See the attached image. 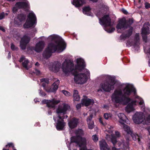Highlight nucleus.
<instances>
[{"mask_svg": "<svg viewBox=\"0 0 150 150\" xmlns=\"http://www.w3.org/2000/svg\"><path fill=\"white\" fill-rule=\"evenodd\" d=\"M123 88L121 86L119 87L112 93L111 99L113 103L123 105L129 103L125 107V110L128 113H130L135 110V106L138 102L143 110L147 112V110L148 113L150 112L149 108L145 110L144 100L136 95L135 89L132 85L126 83L123 84Z\"/></svg>", "mask_w": 150, "mask_h": 150, "instance_id": "nucleus-1", "label": "nucleus"}, {"mask_svg": "<svg viewBox=\"0 0 150 150\" xmlns=\"http://www.w3.org/2000/svg\"><path fill=\"white\" fill-rule=\"evenodd\" d=\"M8 1H14L15 0H7Z\"/></svg>", "mask_w": 150, "mask_h": 150, "instance_id": "nucleus-57", "label": "nucleus"}, {"mask_svg": "<svg viewBox=\"0 0 150 150\" xmlns=\"http://www.w3.org/2000/svg\"><path fill=\"white\" fill-rule=\"evenodd\" d=\"M47 39L49 41H54V43L49 44L43 52V55L45 58H49L52 53L57 51L58 52H62L66 47V44L64 40L59 36L56 35H52L48 37Z\"/></svg>", "mask_w": 150, "mask_h": 150, "instance_id": "nucleus-2", "label": "nucleus"}, {"mask_svg": "<svg viewBox=\"0 0 150 150\" xmlns=\"http://www.w3.org/2000/svg\"><path fill=\"white\" fill-rule=\"evenodd\" d=\"M3 150H9V149H5V148H3Z\"/></svg>", "mask_w": 150, "mask_h": 150, "instance_id": "nucleus-59", "label": "nucleus"}, {"mask_svg": "<svg viewBox=\"0 0 150 150\" xmlns=\"http://www.w3.org/2000/svg\"><path fill=\"white\" fill-rule=\"evenodd\" d=\"M147 130L148 131L149 134L150 135V127H149L147 128Z\"/></svg>", "mask_w": 150, "mask_h": 150, "instance_id": "nucleus-50", "label": "nucleus"}, {"mask_svg": "<svg viewBox=\"0 0 150 150\" xmlns=\"http://www.w3.org/2000/svg\"><path fill=\"white\" fill-rule=\"evenodd\" d=\"M4 17V13L0 14V20L3 19Z\"/></svg>", "mask_w": 150, "mask_h": 150, "instance_id": "nucleus-44", "label": "nucleus"}, {"mask_svg": "<svg viewBox=\"0 0 150 150\" xmlns=\"http://www.w3.org/2000/svg\"><path fill=\"white\" fill-rule=\"evenodd\" d=\"M0 30H2L3 32H5V30L3 27L1 26H0Z\"/></svg>", "mask_w": 150, "mask_h": 150, "instance_id": "nucleus-47", "label": "nucleus"}, {"mask_svg": "<svg viewBox=\"0 0 150 150\" xmlns=\"http://www.w3.org/2000/svg\"><path fill=\"white\" fill-rule=\"evenodd\" d=\"M132 120L136 124L142 123L144 125H150V115L145 118L143 113L141 112H137L132 116Z\"/></svg>", "mask_w": 150, "mask_h": 150, "instance_id": "nucleus-9", "label": "nucleus"}, {"mask_svg": "<svg viewBox=\"0 0 150 150\" xmlns=\"http://www.w3.org/2000/svg\"><path fill=\"white\" fill-rule=\"evenodd\" d=\"M122 11L123 13L125 14H127V11L124 9H122Z\"/></svg>", "mask_w": 150, "mask_h": 150, "instance_id": "nucleus-46", "label": "nucleus"}, {"mask_svg": "<svg viewBox=\"0 0 150 150\" xmlns=\"http://www.w3.org/2000/svg\"><path fill=\"white\" fill-rule=\"evenodd\" d=\"M34 100L35 102V103H36V102L38 101L37 100V99H34Z\"/></svg>", "mask_w": 150, "mask_h": 150, "instance_id": "nucleus-56", "label": "nucleus"}, {"mask_svg": "<svg viewBox=\"0 0 150 150\" xmlns=\"http://www.w3.org/2000/svg\"><path fill=\"white\" fill-rule=\"evenodd\" d=\"M73 97L74 101H78L79 100L80 96L78 94V92L76 90H74V91Z\"/></svg>", "mask_w": 150, "mask_h": 150, "instance_id": "nucleus-32", "label": "nucleus"}, {"mask_svg": "<svg viewBox=\"0 0 150 150\" xmlns=\"http://www.w3.org/2000/svg\"><path fill=\"white\" fill-rule=\"evenodd\" d=\"M39 65V63L38 62H37L35 64V66H38Z\"/></svg>", "mask_w": 150, "mask_h": 150, "instance_id": "nucleus-53", "label": "nucleus"}, {"mask_svg": "<svg viewBox=\"0 0 150 150\" xmlns=\"http://www.w3.org/2000/svg\"><path fill=\"white\" fill-rule=\"evenodd\" d=\"M49 114H50L51 113V112H48Z\"/></svg>", "mask_w": 150, "mask_h": 150, "instance_id": "nucleus-61", "label": "nucleus"}, {"mask_svg": "<svg viewBox=\"0 0 150 150\" xmlns=\"http://www.w3.org/2000/svg\"><path fill=\"white\" fill-rule=\"evenodd\" d=\"M6 15H7V14H7V13H6Z\"/></svg>", "mask_w": 150, "mask_h": 150, "instance_id": "nucleus-63", "label": "nucleus"}, {"mask_svg": "<svg viewBox=\"0 0 150 150\" xmlns=\"http://www.w3.org/2000/svg\"><path fill=\"white\" fill-rule=\"evenodd\" d=\"M122 125L124 131L126 132L128 135L129 134H132V131L130 127L127 125L124 124Z\"/></svg>", "mask_w": 150, "mask_h": 150, "instance_id": "nucleus-31", "label": "nucleus"}, {"mask_svg": "<svg viewBox=\"0 0 150 150\" xmlns=\"http://www.w3.org/2000/svg\"><path fill=\"white\" fill-rule=\"evenodd\" d=\"M94 103V101L93 99L89 98H84L81 101V103L86 106L93 105Z\"/></svg>", "mask_w": 150, "mask_h": 150, "instance_id": "nucleus-25", "label": "nucleus"}, {"mask_svg": "<svg viewBox=\"0 0 150 150\" xmlns=\"http://www.w3.org/2000/svg\"><path fill=\"white\" fill-rule=\"evenodd\" d=\"M76 60L77 63L75 67L76 70L82 72L75 75L74 81L77 84H83L87 81L88 77L90 76V72L88 70L84 68L85 65L83 59L81 58H77Z\"/></svg>", "mask_w": 150, "mask_h": 150, "instance_id": "nucleus-3", "label": "nucleus"}, {"mask_svg": "<svg viewBox=\"0 0 150 150\" xmlns=\"http://www.w3.org/2000/svg\"><path fill=\"white\" fill-rule=\"evenodd\" d=\"M64 115V114L63 115H62L61 116H62L63 117H64L65 118H67L68 117V116L67 115Z\"/></svg>", "mask_w": 150, "mask_h": 150, "instance_id": "nucleus-52", "label": "nucleus"}, {"mask_svg": "<svg viewBox=\"0 0 150 150\" xmlns=\"http://www.w3.org/2000/svg\"><path fill=\"white\" fill-rule=\"evenodd\" d=\"M11 48L13 50H17V47L15 46L12 43L11 45Z\"/></svg>", "mask_w": 150, "mask_h": 150, "instance_id": "nucleus-39", "label": "nucleus"}, {"mask_svg": "<svg viewBox=\"0 0 150 150\" xmlns=\"http://www.w3.org/2000/svg\"><path fill=\"white\" fill-rule=\"evenodd\" d=\"M33 72L34 73H35L38 75H39L40 74V71L37 69H35V71Z\"/></svg>", "mask_w": 150, "mask_h": 150, "instance_id": "nucleus-43", "label": "nucleus"}, {"mask_svg": "<svg viewBox=\"0 0 150 150\" xmlns=\"http://www.w3.org/2000/svg\"><path fill=\"white\" fill-rule=\"evenodd\" d=\"M70 109V106L68 104L64 103L59 105L56 110L57 115L53 117V119L56 124V127L58 130L63 129L66 125L64 119V117L61 115L66 114L67 110Z\"/></svg>", "mask_w": 150, "mask_h": 150, "instance_id": "nucleus-5", "label": "nucleus"}, {"mask_svg": "<svg viewBox=\"0 0 150 150\" xmlns=\"http://www.w3.org/2000/svg\"><path fill=\"white\" fill-rule=\"evenodd\" d=\"M129 135H130L132 137L133 140H135L137 139L138 140V141L139 142L140 139L138 134L135 133H133L132 132V134H129Z\"/></svg>", "mask_w": 150, "mask_h": 150, "instance_id": "nucleus-34", "label": "nucleus"}, {"mask_svg": "<svg viewBox=\"0 0 150 150\" xmlns=\"http://www.w3.org/2000/svg\"><path fill=\"white\" fill-rule=\"evenodd\" d=\"M139 34H136L135 35L134 39L133 41L131 39L129 40L127 42L126 45L127 46L129 47L133 46L134 47L139 48L138 44L139 42Z\"/></svg>", "mask_w": 150, "mask_h": 150, "instance_id": "nucleus-15", "label": "nucleus"}, {"mask_svg": "<svg viewBox=\"0 0 150 150\" xmlns=\"http://www.w3.org/2000/svg\"><path fill=\"white\" fill-rule=\"evenodd\" d=\"M145 7L146 8L148 9L150 8V4L147 3L146 2L145 3Z\"/></svg>", "mask_w": 150, "mask_h": 150, "instance_id": "nucleus-40", "label": "nucleus"}, {"mask_svg": "<svg viewBox=\"0 0 150 150\" xmlns=\"http://www.w3.org/2000/svg\"><path fill=\"white\" fill-rule=\"evenodd\" d=\"M112 117V115L111 113H106L104 114V118L106 119H110Z\"/></svg>", "mask_w": 150, "mask_h": 150, "instance_id": "nucleus-36", "label": "nucleus"}, {"mask_svg": "<svg viewBox=\"0 0 150 150\" xmlns=\"http://www.w3.org/2000/svg\"><path fill=\"white\" fill-rule=\"evenodd\" d=\"M39 93L40 96H45L46 94L45 93L42 92V93H41V90L40 89L39 90Z\"/></svg>", "mask_w": 150, "mask_h": 150, "instance_id": "nucleus-41", "label": "nucleus"}, {"mask_svg": "<svg viewBox=\"0 0 150 150\" xmlns=\"http://www.w3.org/2000/svg\"><path fill=\"white\" fill-rule=\"evenodd\" d=\"M83 134L82 129H79L75 132L76 136L71 137L69 144L70 146L73 150H92L87 149L86 147V140L85 138L81 137Z\"/></svg>", "mask_w": 150, "mask_h": 150, "instance_id": "nucleus-4", "label": "nucleus"}, {"mask_svg": "<svg viewBox=\"0 0 150 150\" xmlns=\"http://www.w3.org/2000/svg\"><path fill=\"white\" fill-rule=\"evenodd\" d=\"M112 150H120L119 149L116 148L115 146L113 147L112 148Z\"/></svg>", "mask_w": 150, "mask_h": 150, "instance_id": "nucleus-48", "label": "nucleus"}, {"mask_svg": "<svg viewBox=\"0 0 150 150\" xmlns=\"http://www.w3.org/2000/svg\"><path fill=\"white\" fill-rule=\"evenodd\" d=\"M81 104H82L81 103V104H78L76 105V108L77 109H79L81 108Z\"/></svg>", "mask_w": 150, "mask_h": 150, "instance_id": "nucleus-45", "label": "nucleus"}, {"mask_svg": "<svg viewBox=\"0 0 150 150\" xmlns=\"http://www.w3.org/2000/svg\"><path fill=\"white\" fill-rule=\"evenodd\" d=\"M112 132L109 133L110 134H107L106 135V138L108 141H111L114 145L117 143V138L120 137V132L118 131H115V135L113 133L112 134L113 131V127H112Z\"/></svg>", "mask_w": 150, "mask_h": 150, "instance_id": "nucleus-13", "label": "nucleus"}, {"mask_svg": "<svg viewBox=\"0 0 150 150\" xmlns=\"http://www.w3.org/2000/svg\"><path fill=\"white\" fill-rule=\"evenodd\" d=\"M147 24L145 23L144 24L142 30L143 39L145 42H146L147 41L146 35L150 33L149 27L147 26L146 27V25Z\"/></svg>", "mask_w": 150, "mask_h": 150, "instance_id": "nucleus-17", "label": "nucleus"}, {"mask_svg": "<svg viewBox=\"0 0 150 150\" xmlns=\"http://www.w3.org/2000/svg\"><path fill=\"white\" fill-rule=\"evenodd\" d=\"M78 122V119L74 118L69 121L68 125L70 128L73 129L77 126Z\"/></svg>", "mask_w": 150, "mask_h": 150, "instance_id": "nucleus-22", "label": "nucleus"}, {"mask_svg": "<svg viewBox=\"0 0 150 150\" xmlns=\"http://www.w3.org/2000/svg\"><path fill=\"white\" fill-rule=\"evenodd\" d=\"M92 139L94 142H96L98 141V137L96 135H94L92 136Z\"/></svg>", "mask_w": 150, "mask_h": 150, "instance_id": "nucleus-38", "label": "nucleus"}, {"mask_svg": "<svg viewBox=\"0 0 150 150\" xmlns=\"http://www.w3.org/2000/svg\"><path fill=\"white\" fill-rule=\"evenodd\" d=\"M11 57V53L10 52H9L8 53V58H10Z\"/></svg>", "mask_w": 150, "mask_h": 150, "instance_id": "nucleus-51", "label": "nucleus"}, {"mask_svg": "<svg viewBox=\"0 0 150 150\" xmlns=\"http://www.w3.org/2000/svg\"><path fill=\"white\" fill-rule=\"evenodd\" d=\"M28 7L29 4L27 1L23 2H18L13 8L12 11L13 13H16L19 8H22L26 10Z\"/></svg>", "mask_w": 150, "mask_h": 150, "instance_id": "nucleus-14", "label": "nucleus"}, {"mask_svg": "<svg viewBox=\"0 0 150 150\" xmlns=\"http://www.w3.org/2000/svg\"><path fill=\"white\" fill-rule=\"evenodd\" d=\"M92 114H90L89 117L87 119V123L88 125V127L90 129H92L94 127V123L93 121L92 120L93 117Z\"/></svg>", "mask_w": 150, "mask_h": 150, "instance_id": "nucleus-27", "label": "nucleus"}, {"mask_svg": "<svg viewBox=\"0 0 150 150\" xmlns=\"http://www.w3.org/2000/svg\"><path fill=\"white\" fill-rule=\"evenodd\" d=\"M8 146L9 147H12L13 149L14 148V146L12 143H11L8 144L6 146V147H7Z\"/></svg>", "mask_w": 150, "mask_h": 150, "instance_id": "nucleus-42", "label": "nucleus"}, {"mask_svg": "<svg viewBox=\"0 0 150 150\" xmlns=\"http://www.w3.org/2000/svg\"><path fill=\"white\" fill-rule=\"evenodd\" d=\"M30 40V38L26 35H25L21 39L20 42V47L22 49H25L26 45L29 42Z\"/></svg>", "mask_w": 150, "mask_h": 150, "instance_id": "nucleus-18", "label": "nucleus"}, {"mask_svg": "<svg viewBox=\"0 0 150 150\" xmlns=\"http://www.w3.org/2000/svg\"><path fill=\"white\" fill-rule=\"evenodd\" d=\"M45 45V43L44 41H40L37 43L33 50L37 52H40L43 49Z\"/></svg>", "mask_w": 150, "mask_h": 150, "instance_id": "nucleus-20", "label": "nucleus"}, {"mask_svg": "<svg viewBox=\"0 0 150 150\" xmlns=\"http://www.w3.org/2000/svg\"><path fill=\"white\" fill-rule=\"evenodd\" d=\"M99 145L101 150H110L104 139L100 141Z\"/></svg>", "mask_w": 150, "mask_h": 150, "instance_id": "nucleus-26", "label": "nucleus"}, {"mask_svg": "<svg viewBox=\"0 0 150 150\" xmlns=\"http://www.w3.org/2000/svg\"><path fill=\"white\" fill-rule=\"evenodd\" d=\"M144 51L146 53L147 56L149 57H150V47L148 46L146 48H144Z\"/></svg>", "mask_w": 150, "mask_h": 150, "instance_id": "nucleus-35", "label": "nucleus"}, {"mask_svg": "<svg viewBox=\"0 0 150 150\" xmlns=\"http://www.w3.org/2000/svg\"><path fill=\"white\" fill-rule=\"evenodd\" d=\"M129 139L128 138L126 139V142H124L122 141L121 142H119L117 144L118 146L120 147L122 150H127L129 148L128 142Z\"/></svg>", "mask_w": 150, "mask_h": 150, "instance_id": "nucleus-21", "label": "nucleus"}, {"mask_svg": "<svg viewBox=\"0 0 150 150\" xmlns=\"http://www.w3.org/2000/svg\"><path fill=\"white\" fill-rule=\"evenodd\" d=\"M61 64L58 62H54L53 63L52 66V71L55 72H58L60 69Z\"/></svg>", "mask_w": 150, "mask_h": 150, "instance_id": "nucleus-28", "label": "nucleus"}, {"mask_svg": "<svg viewBox=\"0 0 150 150\" xmlns=\"http://www.w3.org/2000/svg\"><path fill=\"white\" fill-rule=\"evenodd\" d=\"M90 8L89 7H85L83 9V13L85 14H86L88 16H90L91 14L90 11Z\"/></svg>", "mask_w": 150, "mask_h": 150, "instance_id": "nucleus-33", "label": "nucleus"}, {"mask_svg": "<svg viewBox=\"0 0 150 150\" xmlns=\"http://www.w3.org/2000/svg\"><path fill=\"white\" fill-rule=\"evenodd\" d=\"M90 1H91L93 2H96L97 0H89Z\"/></svg>", "mask_w": 150, "mask_h": 150, "instance_id": "nucleus-54", "label": "nucleus"}, {"mask_svg": "<svg viewBox=\"0 0 150 150\" xmlns=\"http://www.w3.org/2000/svg\"><path fill=\"white\" fill-rule=\"evenodd\" d=\"M117 115L119 119V122L122 125H123L125 122L127 124L129 123V120L123 113H120L118 114Z\"/></svg>", "mask_w": 150, "mask_h": 150, "instance_id": "nucleus-19", "label": "nucleus"}, {"mask_svg": "<svg viewBox=\"0 0 150 150\" xmlns=\"http://www.w3.org/2000/svg\"><path fill=\"white\" fill-rule=\"evenodd\" d=\"M129 22L130 23H133V21L132 19H130L129 20Z\"/></svg>", "mask_w": 150, "mask_h": 150, "instance_id": "nucleus-49", "label": "nucleus"}, {"mask_svg": "<svg viewBox=\"0 0 150 150\" xmlns=\"http://www.w3.org/2000/svg\"><path fill=\"white\" fill-rule=\"evenodd\" d=\"M149 65L150 67V59L149 61Z\"/></svg>", "mask_w": 150, "mask_h": 150, "instance_id": "nucleus-58", "label": "nucleus"}, {"mask_svg": "<svg viewBox=\"0 0 150 150\" xmlns=\"http://www.w3.org/2000/svg\"><path fill=\"white\" fill-rule=\"evenodd\" d=\"M99 121L100 123L102 124L103 125L105 126V128L106 129V131L109 133L112 132V127L109 125L108 124L106 123L105 124L104 123L101 118H99Z\"/></svg>", "mask_w": 150, "mask_h": 150, "instance_id": "nucleus-29", "label": "nucleus"}, {"mask_svg": "<svg viewBox=\"0 0 150 150\" xmlns=\"http://www.w3.org/2000/svg\"><path fill=\"white\" fill-rule=\"evenodd\" d=\"M129 27V29L125 33H123L121 36V38L124 39L127 38L132 34L133 28L130 26L128 22L125 19H122L119 20L118 24L116 26V28L118 33H121L122 31L127 28Z\"/></svg>", "mask_w": 150, "mask_h": 150, "instance_id": "nucleus-7", "label": "nucleus"}, {"mask_svg": "<svg viewBox=\"0 0 150 150\" xmlns=\"http://www.w3.org/2000/svg\"><path fill=\"white\" fill-rule=\"evenodd\" d=\"M36 23V18L33 11L30 12L28 16L25 23L23 25L24 28H28L32 27Z\"/></svg>", "mask_w": 150, "mask_h": 150, "instance_id": "nucleus-11", "label": "nucleus"}, {"mask_svg": "<svg viewBox=\"0 0 150 150\" xmlns=\"http://www.w3.org/2000/svg\"><path fill=\"white\" fill-rule=\"evenodd\" d=\"M19 62H22V64L23 67L27 70L31 67L28 64L29 63V61L24 56H22Z\"/></svg>", "mask_w": 150, "mask_h": 150, "instance_id": "nucleus-23", "label": "nucleus"}, {"mask_svg": "<svg viewBox=\"0 0 150 150\" xmlns=\"http://www.w3.org/2000/svg\"><path fill=\"white\" fill-rule=\"evenodd\" d=\"M63 94L66 96H71V94L68 91L65 90H62V91Z\"/></svg>", "mask_w": 150, "mask_h": 150, "instance_id": "nucleus-37", "label": "nucleus"}, {"mask_svg": "<svg viewBox=\"0 0 150 150\" xmlns=\"http://www.w3.org/2000/svg\"><path fill=\"white\" fill-rule=\"evenodd\" d=\"M148 146L149 148L150 149V143L148 144Z\"/></svg>", "mask_w": 150, "mask_h": 150, "instance_id": "nucleus-55", "label": "nucleus"}, {"mask_svg": "<svg viewBox=\"0 0 150 150\" xmlns=\"http://www.w3.org/2000/svg\"><path fill=\"white\" fill-rule=\"evenodd\" d=\"M61 67L63 72L67 74L73 70L74 64L70 60L66 59L62 64Z\"/></svg>", "mask_w": 150, "mask_h": 150, "instance_id": "nucleus-12", "label": "nucleus"}, {"mask_svg": "<svg viewBox=\"0 0 150 150\" xmlns=\"http://www.w3.org/2000/svg\"><path fill=\"white\" fill-rule=\"evenodd\" d=\"M13 150H17L16 149H14V148H13Z\"/></svg>", "mask_w": 150, "mask_h": 150, "instance_id": "nucleus-62", "label": "nucleus"}, {"mask_svg": "<svg viewBox=\"0 0 150 150\" xmlns=\"http://www.w3.org/2000/svg\"><path fill=\"white\" fill-rule=\"evenodd\" d=\"M85 3L84 0H73L72 4L76 7H79L82 6Z\"/></svg>", "mask_w": 150, "mask_h": 150, "instance_id": "nucleus-30", "label": "nucleus"}, {"mask_svg": "<svg viewBox=\"0 0 150 150\" xmlns=\"http://www.w3.org/2000/svg\"><path fill=\"white\" fill-rule=\"evenodd\" d=\"M41 82H42V86L44 89L47 92H55L58 88V86L59 84V81L57 79H55V82L52 85L51 87H46V85L49 82V80L47 79H42L40 80Z\"/></svg>", "mask_w": 150, "mask_h": 150, "instance_id": "nucleus-10", "label": "nucleus"}, {"mask_svg": "<svg viewBox=\"0 0 150 150\" xmlns=\"http://www.w3.org/2000/svg\"><path fill=\"white\" fill-rule=\"evenodd\" d=\"M59 102L60 101L59 100H57L55 99H53L51 100H44L42 101L43 103L46 104L47 107L51 108L54 107L55 105Z\"/></svg>", "mask_w": 150, "mask_h": 150, "instance_id": "nucleus-16", "label": "nucleus"}, {"mask_svg": "<svg viewBox=\"0 0 150 150\" xmlns=\"http://www.w3.org/2000/svg\"><path fill=\"white\" fill-rule=\"evenodd\" d=\"M67 145H68V143H67ZM67 146H68V148H69V150L70 147H69V146H68V145H67Z\"/></svg>", "mask_w": 150, "mask_h": 150, "instance_id": "nucleus-60", "label": "nucleus"}, {"mask_svg": "<svg viewBox=\"0 0 150 150\" xmlns=\"http://www.w3.org/2000/svg\"><path fill=\"white\" fill-rule=\"evenodd\" d=\"M96 16L98 18L99 23L100 25H103L104 30L107 32L111 33L115 30L114 28H111L108 29L107 27H110L113 25L111 19L108 15H103L101 12L100 11L96 14Z\"/></svg>", "mask_w": 150, "mask_h": 150, "instance_id": "nucleus-6", "label": "nucleus"}, {"mask_svg": "<svg viewBox=\"0 0 150 150\" xmlns=\"http://www.w3.org/2000/svg\"><path fill=\"white\" fill-rule=\"evenodd\" d=\"M108 81L101 83L97 89L98 92L103 91L109 92L114 88V86L116 83L115 79L112 77L108 76Z\"/></svg>", "mask_w": 150, "mask_h": 150, "instance_id": "nucleus-8", "label": "nucleus"}, {"mask_svg": "<svg viewBox=\"0 0 150 150\" xmlns=\"http://www.w3.org/2000/svg\"><path fill=\"white\" fill-rule=\"evenodd\" d=\"M25 16L23 14L19 15L15 19L14 23L18 25H21L25 20Z\"/></svg>", "mask_w": 150, "mask_h": 150, "instance_id": "nucleus-24", "label": "nucleus"}]
</instances>
